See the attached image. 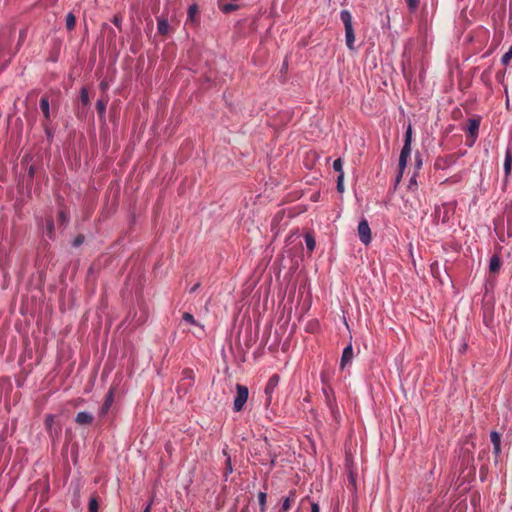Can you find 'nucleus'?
I'll list each match as a JSON object with an SVG mask.
<instances>
[{"label":"nucleus","mask_w":512,"mask_h":512,"mask_svg":"<svg viewBox=\"0 0 512 512\" xmlns=\"http://www.w3.org/2000/svg\"><path fill=\"white\" fill-rule=\"evenodd\" d=\"M340 18L345 28L346 46L349 50H354L355 33L353 28L352 15L348 10H342L340 12Z\"/></svg>","instance_id":"obj_1"},{"label":"nucleus","mask_w":512,"mask_h":512,"mask_svg":"<svg viewBox=\"0 0 512 512\" xmlns=\"http://www.w3.org/2000/svg\"><path fill=\"white\" fill-rule=\"evenodd\" d=\"M236 392L237 394L234 399L233 408L236 412H239L243 409L245 403L247 402L249 391L246 386L237 384Z\"/></svg>","instance_id":"obj_2"},{"label":"nucleus","mask_w":512,"mask_h":512,"mask_svg":"<svg viewBox=\"0 0 512 512\" xmlns=\"http://www.w3.org/2000/svg\"><path fill=\"white\" fill-rule=\"evenodd\" d=\"M357 231L360 241L364 245H369L372 240L371 229L368 221L365 218L361 219L358 223Z\"/></svg>","instance_id":"obj_3"},{"label":"nucleus","mask_w":512,"mask_h":512,"mask_svg":"<svg viewBox=\"0 0 512 512\" xmlns=\"http://www.w3.org/2000/svg\"><path fill=\"white\" fill-rule=\"evenodd\" d=\"M457 156L455 154H450L444 157H438L435 160L434 167L437 170H445L451 166H453L457 161Z\"/></svg>","instance_id":"obj_4"},{"label":"nucleus","mask_w":512,"mask_h":512,"mask_svg":"<svg viewBox=\"0 0 512 512\" xmlns=\"http://www.w3.org/2000/svg\"><path fill=\"white\" fill-rule=\"evenodd\" d=\"M55 416L54 415H47L45 418V427L49 434V437L54 440L60 436L61 428L56 427L55 425Z\"/></svg>","instance_id":"obj_5"},{"label":"nucleus","mask_w":512,"mask_h":512,"mask_svg":"<svg viewBox=\"0 0 512 512\" xmlns=\"http://www.w3.org/2000/svg\"><path fill=\"white\" fill-rule=\"evenodd\" d=\"M279 382H280V377L277 374L272 375L270 377V379L268 380V383H267L266 388H265V394H266V397H267V402H269V403L271 402L272 394L274 393V391L278 387Z\"/></svg>","instance_id":"obj_6"},{"label":"nucleus","mask_w":512,"mask_h":512,"mask_svg":"<svg viewBox=\"0 0 512 512\" xmlns=\"http://www.w3.org/2000/svg\"><path fill=\"white\" fill-rule=\"evenodd\" d=\"M503 167L505 180H508L512 171V145H508L506 148Z\"/></svg>","instance_id":"obj_7"},{"label":"nucleus","mask_w":512,"mask_h":512,"mask_svg":"<svg viewBox=\"0 0 512 512\" xmlns=\"http://www.w3.org/2000/svg\"><path fill=\"white\" fill-rule=\"evenodd\" d=\"M183 320L191 325H194L198 328V331L195 332L197 337H203L205 335L204 325L200 324L195 320L194 316L188 312H185L182 316Z\"/></svg>","instance_id":"obj_8"},{"label":"nucleus","mask_w":512,"mask_h":512,"mask_svg":"<svg viewBox=\"0 0 512 512\" xmlns=\"http://www.w3.org/2000/svg\"><path fill=\"white\" fill-rule=\"evenodd\" d=\"M353 347L352 344L347 345L342 352L341 360H340V368L344 369L346 365L350 364L353 360Z\"/></svg>","instance_id":"obj_9"},{"label":"nucleus","mask_w":512,"mask_h":512,"mask_svg":"<svg viewBox=\"0 0 512 512\" xmlns=\"http://www.w3.org/2000/svg\"><path fill=\"white\" fill-rule=\"evenodd\" d=\"M490 440L493 445V454L498 458L501 453V435L497 431H491Z\"/></svg>","instance_id":"obj_10"},{"label":"nucleus","mask_w":512,"mask_h":512,"mask_svg":"<svg viewBox=\"0 0 512 512\" xmlns=\"http://www.w3.org/2000/svg\"><path fill=\"white\" fill-rule=\"evenodd\" d=\"M113 401H114L113 390H109V392L106 395L105 401H104L102 407L100 408V411H99L100 417H103L108 413L109 409L111 408V406L113 404Z\"/></svg>","instance_id":"obj_11"},{"label":"nucleus","mask_w":512,"mask_h":512,"mask_svg":"<svg viewBox=\"0 0 512 512\" xmlns=\"http://www.w3.org/2000/svg\"><path fill=\"white\" fill-rule=\"evenodd\" d=\"M93 419H94V416L91 413L86 412V411H81V412L77 413L75 421L79 425H87V424H91Z\"/></svg>","instance_id":"obj_12"},{"label":"nucleus","mask_w":512,"mask_h":512,"mask_svg":"<svg viewBox=\"0 0 512 512\" xmlns=\"http://www.w3.org/2000/svg\"><path fill=\"white\" fill-rule=\"evenodd\" d=\"M479 126H480L479 119L471 118L468 120L467 131L469 132L471 137L475 138L477 136Z\"/></svg>","instance_id":"obj_13"},{"label":"nucleus","mask_w":512,"mask_h":512,"mask_svg":"<svg viewBox=\"0 0 512 512\" xmlns=\"http://www.w3.org/2000/svg\"><path fill=\"white\" fill-rule=\"evenodd\" d=\"M410 154L411 150L401 149L399 156V170H401V172H404Z\"/></svg>","instance_id":"obj_14"},{"label":"nucleus","mask_w":512,"mask_h":512,"mask_svg":"<svg viewBox=\"0 0 512 512\" xmlns=\"http://www.w3.org/2000/svg\"><path fill=\"white\" fill-rule=\"evenodd\" d=\"M411 143H412V126L409 125L405 132L404 145H403L402 149L411 150Z\"/></svg>","instance_id":"obj_15"},{"label":"nucleus","mask_w":512,"mask_h":512,"mask_svg":"<svg viewBox=\"0 0 512 512\" xmlns=\"http://www.w3.org/2000/svg\"><path fill=\"white\" fill-rule=\"evenodd\" d=\"M158 32L162 35H166L169 32V23L165 19H159L157 23Z\"/></svg>","instance_id":"obj_16"},{"label":"nucleus","mask_w":512,"mask_h":512,"mask_svg":"<svg viewBox=\"0 0 512 512\" xmlns=\"http://www.w3.org/2000/svg\"><path fill=\"white\" fill-rule=\"evenodd\" d=\"M501 262L498 256H493L489 262V270L491 272H497L500 269Z\"/></svg>","instance_id":"obj_17"},{"label":"nucleus","mask_w":512,"mask_h":512,"mask_svg":"<svg viewBox=\"0 0 512 512\" xmlns=\"http://www.w3.org/2000/svg\"><path fill=\"white\" fill-rule=\"evenodd\" d=\"M40 108H41L45 118L48 119L50 116V112H49V101L46 97H42L40 99Z\"/></svg>","instance_id":"obj_18"},{"label":"nucleus","mask_w":512,"mask_h":512,"mask_svg":"<svg viewBox=\"0 0 512 512\" xmlns=\"http://www.w3.org/2000/svg\"><path fill=\"white\" fill-rule=\"evenodd\" d=\"M305 243L310 252H312L315 249L316 242L312 234L306 233L305 235Z\"/></svg>","instance_id":"obj_19"},{"label":"nucleus","mask_w":512,"mask_h":512,"mask_svg":"<svg viewBox=\"0 0 512 512\" xmlns=\"http://www.w3.org/2000/svg\"><path fill=\"white\" fill-rule=\"evenodd\" d=\"M80 101L84 106H87L90 102L88 90L83 87L80 92Z\"/></svg>","instance_id":"obj_20"},{"label":"nucleus","mask_w":512,"mask_h":512,"mask_svg":"<svg viewBox=\"0 0 512 512\" xmlns=\"http://www.w3.org/2000/svg\"><path fill=\"white\" fill-rule=\"evenodd\" d=\"M76 25V18L72 13H69L66 17V27L68 30L74 29Z\"/></svg>","instance_id":"obj_21"},{"label":"nucleus","mask_w":512,"mask_h":512,"mask_svg":"<svg viewBox=\"0 0 512 512\" xmlns=\"http://www.w3.org/2000/svg\"><path fill=\"white\" fill-rule=\"evenodd\" d=\"M333 169L338 172V175H344L343 172V162L341 158H338L334 160L333 162Z\"/></svg>","instance_id":"obj_22"},{"label":"nucleus","mask_w":512,"mask_h":512,"mask_svg":"<svg viewBox=\"0 0 512 512\" xmlns=\"http://www.w3.org/2000/svg\"><path fill=\"white\" fill-rule=\"evenodd\" d=\"M511 59H512V45L509 47L508 51L502 56L501 63L503 65H508V63Z\"/></svg>","instance_id":"obj_23"},{"label":"nucleus","mask_w":512,"mask_h":512,"mask_svg":"<svg viewBox=\"0 0 512 512\" xmlns=\"http://www.w3.org/2000/svg\"><path fill=\"white\" fill-rule=\"evenodd\" d=\"M106 104H107V102L102 100V99L97 101L96 108H97V110H98V112L100 114H104L105 113V111H106Z\"/></svg>","instance_id":"obj_24"},{"label":"nucleus","mask_w":512,"mask_h":512,"mask_svg":"<svg viewBox=\"0 0 512 512\" xmlns=\"http://www.w3.org/2000/svg\"><path fill=\"white\" fill-rule=\"evenodd\" d=\"M89 512H98V501L94 497L89 501Z\"/></svg>","instance_id":"obj_25"},{"label":"nucleus","mask_w":512,"mask_h":512,"mask_svg":"<svg viewBox=\"0 0 512 512\" xmlns=\"http://www.w3.org/2000/svg\"><path fill=\"white\" fill-rule=\"evenodd\" d=\"M408 9L414 12L419 6V0H406Z\"/></svg>","instance_id":"obj_26"},{"label":"nucleus","mask_w":512,"mask_h":512,"mask_svg":"<svg viewBox=\"0 0 512 512\" xmlns=\"http://www.w3.org/2000/svg\"><path fill=\"white\" fill-rule=\"evenodd\" d=\"M47 235L52 238L54 233V223L52 220H48L46 224Z\"/></svg>","instance_id":"obj_27"},{"label":"nucleus","mask_w":512,"mask_h":512,"mask_svg":"<svg viewBox=\"0 0 512 512\" xmlns=\"http://www.w3.org/2000/svg\"><path fill=\"white\" fill-rule=\"evenodd\" d=\"M236 8H237V5H234V4H224V5H221V6H220V9H221L224 13H229V12H231V11H234Z\"/></svg>","instance_id":"obj_28"},{"label":"nucleus","mask_w":512,"mask_h":512,"mask_svg":"<svg viewBox=\"0 0 512 512\" xmlns=\"http://www.w3.org/2000/svg\"><path fill=\"white\" fill-rule=\"evenodd\" d=\"M258 500H259V504L261 506V511H264L265 503H266V494L264 492H260L258 494Z\"/></svg>","instance_id":"obj_29"},{"label":"nucleus","mask_w":512,"mask_h":512,"mask_svg":"<svg viewBox=\"0 0 512 512\" xmlns=\"http://www.w3.org/2000/svg\"><path fill=\"white\" fill-rule=\"evenodd\" d=\"M337 190L339 192L344 191V175H338L337 177Z\"/></svg>","instance_id":"obj_30"},{"label":"nucleus","mask_w":512,"mask_h":512,"mask_svg":"<svg viewBox=\"0 0 512 512\" xmlns=\"http://www.w3.org/2000/svg\"><path fill=\"white\" fill-rule=\"evenodd\" d=\"M198 12V7L196 5H191L188 9V17L193 20L195 15Z\"/></svg>","instance_id":"obj_31"},{"label":"nucleus","mask_w":512,"mask_h":512,"mask_svg":"<svg viewBox=\"0 0 512 512\" xmlns=\"http://www.w3.org/2000/svg\"><path fill=\"white\" fill-rule=\"evenodd\" d=\"M58 216H59V221H60L61 223H66V222L68 221V217H67V214H66V212H65V211L61 210V211L59 212V215H58Z\"/></svg>","instance_id":"obj_32"},{"label":"nucleus","mask_w":512,"mask_h":512,"mask_svg":"<svg viewBox=\"0 0 512 512\" xmlns=\"http://www.w3.org/2000/svg\"><path fill=\"white\" fill-rule=\"evenodd\" d=\"M83 242H84V236H82V235H78V236L74 239L73 244H74V246H75V247H78V246H80Z\"/></svg>","instance_id":"obj_33"},{"label":"nucleus","mask_w":512,"mask_h":512,"mask_svg":"<svg viewBox=\"0 0 512 512\" xmlns=\"http://www.w3.org/2000/svg\"><path fill=\"white\" fill-rule=\"evenodd\" d=\"M330 408H331V412H332V415L334 417L335 420H338V418L340 417L339 416V411L332 405H330Z\"/></svg>","instance_id":"obj_34"},{"label":"nucleus","mask_w":512,"mask_h":512,"mask_svg":"<svg viewBox=\"0 0 512 512\" xmlns=\"http://www.w3.org/2000/svg\"><path fill=\"white\" fill-rule=\"evenodd\" d=\"M403 173L404 172H401V170H399V172H398V174L396 176V179H395V186H397L400 183V181L402 179V176H403Z\"/></svg>","instance_id":"obj_35"},{"label":"nucleus","mask_w":512,"mask_h":512,"mask_svg":"<svg viewBox=\"0 0 512 512\" xmlns=\"http://www.w3.org/2000/svg\"><path fill=\"white\" fill-rule=\"evenodd\" d=\"M416 185H417V184H416L415 177H412V178L410 179V182H409L408 188H409V189H413L414 187H416Z\"/></svg>","instance_id":"obj_36"},{"label":"nucleus","mask_w":512,"mask_h":512,"mask_svg":"<svg viewBox=\"0 0 512 512\" xmlns=\"http://www.w3.org/2000/svg\"><path fill=\"white\" fill-rule=\"evenodd\" d=\"M496 79H497L500 83H502V84H503V82H504V73H500V72H498V73L496 74Z\"/></svg>","instance_id":"obj_37"},{"label":"nucleus","mask_w":512,"mask_h":512,"mask_svg":"<svg viewBox=\"0 0 512 512\" xmlns=\"http://www.w3.org/2000/svg\"><path fill=\"white\" fill-rule=\"evenodd\" d=\"M282 510H288V497L283 499Z\"/></svg>","instance_id":"obj_38"},{"label":"nucleus","mask_w":512,"mask_h":512,"mask_svg":"<svg viewBox=\"0 0 512 512\" xmlns=\"http://www.w3.org/2000/svg\"><path fill=\"white\" fill-rule=\"evenodd\" d=\"M310 512H319V506L316 503L311 504V511Z\"/></svg>","instance_id":"obj_39"},{"label":"nucleus","mask_w":512,"mask_h":512,"mask_svg":"<svg viewBox=\"0 0 512 512\" xmlns=\"http://www.w3.org/2000/svg\"><path fill=\"white\" fill-rule=\"evenodd\" d=\"M422 165V159L421 157L418 155L416 156V166L417 167H420Z\"/></svg>","instance_id":"obj_40"},{"label":"nucleus","mask_w":512,"mask_h":512,"mask_svg":"<svg viewBox=\"0 0 512 512\" xmlns=\"http://www.w3.org/2000/svg\"><path fill=\"white\" fill-rule=\"evenodd\" d=\"M227 471L229 473H232V466L229 458L227 459Z\"/></svg>","instance_id":"obj_41"},{"label":"nucleus","mask_w":512,"mask_h":512,"mask_svg":"<svg viewBox=\"0 0 512 512\" xmlns=\"http://www.w3.org/2000/svg\"><path fill=\"white\" fill-rule=\"evenodd\" d=\"M100 87H101V89H102V90H105V89H107L108 84H107L105 81H102V82L100 83Z\"/></svg>","instance_id":"obj_42"},{"label":"nucleus","mask_w":512,"mask_h":512,"mask_svg":"<svg viewBox=\"0 0 512 512\" xmlns=\"http://www.w3.org/2000/svg\"><path fill=\"white\" fill-rule=\"evenodd\" d=\"M151 505H152V503L150 502V503L145 507V509L143 510V512H151Z\"/></svg>","instance_id":"obj_43"},{"label":"nucleus","mask_w":512,"mask_h":512,"mask_svg":"<svg viewBox=\"0 0 512 512\" xmlns=\"http://www.w3.org/2000/svg\"><path fill=\"white\" fill-rule=\"evenodd\" d=\"M505 106H506V108H507L508 110L510 109V100H509V96H507V98H506Z\"/></svg>","instance_id":"obj_44"},{"label":"nucleus","mask_w":512,"mask_h":512,"mask_svg":"<svg viewBox=\"0 0 512 512\" xmlns=\"http://www.w3.org/2000/svg\"><path fill=\"white\" fill-rule=\"evenodd\" d=\"M350 481L353 485H355V478H354V475L352 473H350Z\"/></svg>","instance_id":"obj_45"},{"label":"nucleus","mask_w":512,"mask_h":512,"mask_svg":"<svg viewBox=\"0 0 512 512\" xmlns=\"http://www.w3.org/2000/svg\"><path fill=\"white\" fill-rule=\"evenodd\" d=\"M504 94L506 95V97L508 96V88L506 85H504Z\"/></svg>","instance_id":"obj_46"},{"label":"nucleus","mask_w":512,"mask_h":512,"mask_svg":"<svg viewBox=\"0 0 512 512\" xmlns=\"http://www.w3.org/2000/svg\"><path fill=\"white\" fill-rule=\"evenodd\" d=\"M198 287H199V284L194 285L193 288L191 289V292H194Z\"/></svg>","instance_id":"obj_47"},{"label":"nucleus","mask_w":512,"mask_h":512,"mask_svg":"<svg viewBox=\"0 0 512 512\" xmlns=\"http://www.w3.org/2000/svg\"><path fill=\"white\" fill-rule=\"evenodd\" d=\"M33 173H34V169H33V167H30V169H29V174L32 176V175H33Z\"/></svg>","instance_id":"obj_48"},{"label":"nucleus","mask_w":512,"mask_h":512,"mask_svg":"<svg viewBox=\"0 0 512 512\" xmlns=\"http://www.w3.org/2000/svg\"><path fill=\"white\" fill-rule=\"evenodd\" d=\"M41 512H44V511H41Z\"/></svg>","instance_id":"obj_49"}]
</instances>
